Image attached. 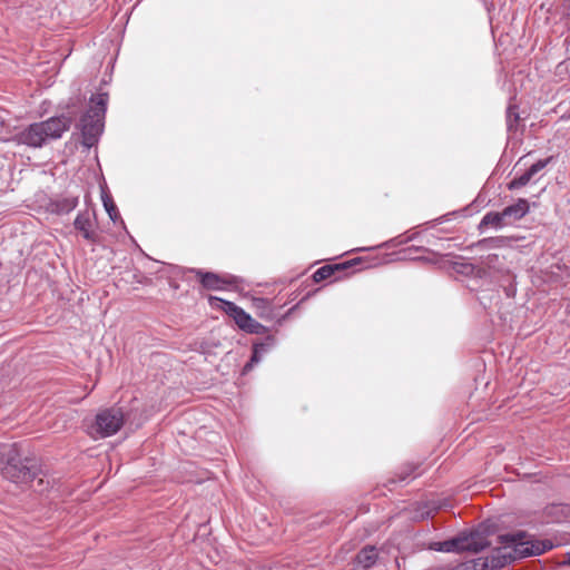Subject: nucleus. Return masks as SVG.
Wrapping results in <instances>:
<instances>
[{
    "label": "nucleus",
    "instance_id": "f257e3e1",
    "mask_svg": "<svg viewBox=\"0 0 570 570\" xmlns=\"http://www.w3.org/2000/svg\"><path fill=\"white\" fill-rule=\"evenodd\" d=\"M498 539L502 546L492 551V566L497 569L519 559L541 556L554 547L551 540L534 539L523 530L500 534Z\"/></svg>",
    "mask_w": 570,
    "mask_h": 570
},
{
    "label": "nucleus",
    "instance_id": "f03ea898",
    "mask_svg": "<svg viewBox=\"0 0 570 570\" xmlns=\"http://www.w3.org/2000/svg\"><path fill=\"white\" fill-rule=\"evenodd\" d=\"M0 473L16 484H28L40 473L38 460L23 456L19 443H0Z\"/></svg>",
    "mask_w": 570,
    "mask_h": 570
},
{
    "label": "nucleus",
    "instance_id": "7ed1b4c3",
    "mask_svg": "<svg viewBox=\"0 0 570 570\" xmlns=\"http://www.w3.org/2000/svg\"><path fill=\"white\" fill-rule=\"evenodd\" d=\"M71 125L72 118L70 116H53L47 120L30 124L18 131L13 136V141L30 148H42L48 141L61 138Z\"/></svg>",
    "mask_w": 570,
    "mask_h": 570
},
{
    "label": "nucleus",
    "instance_id": "20e7f679",
    "mask_svg": "<svg viewBox=\"0 0 570 570\" xmlns=\"http://www.w3.org/2000/svg\"><path fill=\"white\" fill-rule=\"evenodd\" d=\"M497 525L490 520L479 523L475 528L460 532L458 535L440 542H430V550L439 552H472L478 553L491 542L489 537L495 532Z\"/></svg>",
    "mask_w": 570,
    "mask_h": 570
},
{
    "label": "nucleus",
    "instance_id": "39448f33",
    "mask_svg": "<svg viewBox=\"0 0 570 570\" xmlns=\"http://www.w3.org/2000/svg\"><path fill=\"white\" fill-rule=\"evenodd\" d=\"M108 100L107 92L92 95L88 109L79 118L77 128L81 134V145L87 149L96 146L104 132Z\"/></svg>",
    "mask_w": 570,
    "mask_h": 570
},
{
    "label": "nucleus",
    "instance_id": "423d86ee",
    "mask_svg": "<svg viewBox=\"0 0 570 570\" xmlns=\"http://www.w3.org/2000/svg\"><path fill=\"white\" fill-rule=\"evenodd\" d=\"M421 226L411 228L403 234H400L381 245L380 248H392L407 243L412 245L405 247L397 253L399 261H413V262H426L428 261V247L425 244L428 239L423 234L424 230L420 229Z\"/></svg>",
    "mask_w": 570,
    "mask_h": 570
},
{
    "label": "nucleus",
    "instance_id": "0eeeda50",
    "mask_svg": "<svg viewBox=\"0 0 570 570\" xmlns=\"http://www.w3.org/2000/svg\"><path fill=\"white\" fill-rule=\"evenodd\" d=\"M451 214H446L443 216H440L435 219H430V265H435L440 269H444L446 272L453 271L458 274L469 275L473 273L474 266L471 263L465 262H458L454 261V256L450 253L446 254H440L434 248H431V246H436L435 243L432 242V238L436 240H441L440 237H438L434 233L436 230V227L444 222L449 220V216Z\"/></svg>",
    "mask_w": 570,
    "mask_h": 570
},
{
    "label": "nucleus",
    "instance_id": "6e6552de",
    "mask_svg": "<svg viewBox=\"0 0 570 570\" xmlns=\"http://www.w3.org/2000/svg\"><path fill=\"white\" fill-rule=\"evenodd\" d=\"M125 423V413L119 406H110L100 410L91 424V433L96 438H108L115 435Z\"/></svg>",
    "mask_w": 570,
    "mask_h": 570
},
{
    "label": "nucleus",
    "instance_id": "1a4fd4ad",
    "mask_svg": "<svg viewBox=\"0 0 570 570\" xmlns=\"http://www.w3.org/2000/svg\"><path fill=\"white\" fill-rule=\"evenodd\" d=\"M73 227L86 240L96 243L98 239V233L95 209L87 208L85 210H80L73 220Z\"/></svg>",
    "mask_w": 570,
    "mask_h": 570
},
{
    "label": "nucleus",
    "instance_id": "9d476101",
    "mask_svg": "<svg viewBox=\"0 0 570 570\" xmlns=\"http://www.w3.org/2000/svg\"><path fill=\"white\" fill-rule=\"evenodd\" d=\"M277 344L274 335H266L263 340L253 343L252 356L248 362L243 366L242 374L249 373L258 363L262 362L264 356L268 354Z\"/></svg>",
    "mask_w": 570,
    "mask_h": 570
},
{
    "label": "nucleus",
    "instance_id": "9b49d317",
    "mask_svg": "<svg viewBox=\"0 0 570 570\" xmlns=\"http://www.w3.org/2000/svg\"><path fill=\"white\" fill-rule=\"evenodd\" d=\"M79 204V195L65 193L51 197L47 204V210L51 214L62 216L70 214Z\"/></svg>",
    "mask_w": 570,
    "mask_h": 570
},
{
    "label": "nucleus",
    "instance_id": "f8f14e48",
    "mask_svg": "<svg viewBox=\"0 0 570 570\" xmlns=\"http://www.w3.org/2000/svg\"><path fill=\"white\" fill-rule=\"evenodd\" d=\"M209 299H210V302H213V301L219 302L220 303L219 307L227 315H229L235 321L237 326L240 330H243L244 332L248 327V324L250 322H253V317L247 312H245L242 307L236 305L234 302H230V301H227L224 298H219V297H214V296H212Z\"/></svg>",
    "mask_w": 570,
    "mask_h": 570
},
{
    "label": "nucleus",
    "instance_id": "ddd939ff",
    "mask_svg": "<svg viewBox=\"0 0 570 570\" xmlns=\"http://www.w3.org/2000/svg\"><path fill=\"white\" fill-rule=\"evenodd\" d=\"M360 262H361V258H354V259H351V261H347V262H344L341 264L324 265L314 272L312 278L315 283H320L322 281L330 278L336 272L345 271V269L358 264Z\"/></svg>",
    "mask_w": 570,
    "mask_h": 570
},
{
    "label": "nucleus",
    "instance_id": "4468645a",
    "mask_svg": "<svg viewBox=\"0 0 570 570\" xmlns=\"http://www.w3.org/2000/svg\"><path fill=\"white\" fill-rule=\"evenodd\" d=\"M530 212V204L525 198H518L517 202L512 205H509L502 209V215L505 216V219L509 225L512 223L522 219Z\"/></svg>",
    "mask_w": 570,
    "mask_h": 570
},
{
    "label": "nucleus",
    "instance_id": "2eb2a0df",
    "mask_svg": "<svg viewBox=\"0 0 570 570\" xmlns=\"http://www.w3.org/2000/svg\"><path fill=\"white\" fill-rule=\"evenodd\" d=\"M191 272L195 273L202 286L206 289L218 291L223 288V284H232L230 281H223L218 274L213 272L198 268H193Z\"/></svg>",
    "mask_w": 570,
    "mask_h": 570
},
{
    "label": "nucleus",
    "instance_id": "dca6fc26",
    "mask_svg": "<svg viewBox=\"0 0 570 570\" xmlns=\"http://www.w3.org/2000/svg\"><path fill=\"white\" fill-rule=\"evenodd\" d=\"M508 225L509 224H508V222L505 219V216L502 215V210L501 212L491 210V212H488L482 217V219L480 220V223L478 225V230L480 232V234H483L490 227L495 229V230H500L504 226H508Z\"/></svg>",
    "mask_w": 570,
    "mask_h": 570
},
{
    "label": "nucleus",
    "instance_id": "f3484780",
    "mask_svg": "<svg viewBox=\"0 0 570 570\" xmlns=\"http://www.w3.org/2000/svg\"><path fill=\"white\" fill-rule=\"evenodd\" d=\"M379 559V552L375 546L367 544L363 547L357 554L355 556V563L361 567L363 570H368Z\"/></svg>",
    "mask_w": 570,
    "mask_h": 570
},
{
    "label": "nucleus",
    "instance_id": "a211bd4d",
    "mask_svg": "<svg viewBox=\"0 0 570 570\" xmlns=\"http://www.w3.org/2000/svg\"><path fill=\"white\" fill-rule=\"evenodd\" d=\"M416 475L417 474H414V468L403 466L395 472L393 476L389 478L384 485L387 487L390 491H393L396 487L407 484L410 481L415 479Z\"/></svg>",
    "mask_w": 570,
    "mask_h": 570
},
{
    "label": "nucleus",
    "instance_id": "6ab92c4d",
    "mask_svg": "<svg viewBox=\"0 0 570 570\" xmlns=\"http://www.w3.org/2000/svg\"><path fill=\"white\" fill-rule=\"evenodd\" d=\"M514 238L510 236L485 237L474 243L473 247L480 250L504 248L510 246Z\"/></svg>",
    "mask_w": 570,
    "mask_h": 570
},
{
    "label": "nucleus",
    "instance_id": "aec40b11",
    "mask_svg": "<svg viewBox=\"0 0 570 570\" xmlns=\"http://www.w3.org/2000/svg\"><path fill=\"white\" fill-rule=\"evenodd\" d=\"M101 200H102L104 208L107 212L109 218L114 223H117V220H120L121 224H124V220L121 219L118 208H117L116 204L114 203L111 196L102 190Z\"/></svg>",
    "mask_w": 570,
    "mask_h": 570
},
{
    "label": "nucleus",
    "instance_id": "412c9836",
    "mask_svg": "<svg viewBox=\"0 0 570 570\" xmlns=\"http://www.w3.org/2000/svg\"><path fill=\"white\" fill-rule=\"evenodd\" d=\"M498 570L497 568H493L492 566V554L490 557L483 558L479 557L476 559L471 560L469 563H466L468 570Z\"/></svg>",
    "mask_w": 570,
    "mask_h": 570
},
{
    "label": "nucleus",
    "instance_id": "4be33fe9",
    "mask_svg": "<svg viewBox=\"0 0 570 570\" xmlns=\"http://www.w3.org/2000/svg\"><path fill=\"white\" fill-rule=\"evenodd\" d=\"M519 120H520V115L518 111V106L509 105L507 108V129H508V131L517 130Z\"/></svg>",
    "mask_w": 570,
    "mask_h": 570
},
{
    "label": "nucleus",
    "instance_id": "5701e85b",
    "mask_svg": "<svg viewBox=\"0 0 570 570\" xmlns=\"http://www.w3.org/2000/svg\"><path fill=\"white\" fill-rule=\"evenodd\" d=\"M532 175L527 169L523 174L515 176L512 180L508 183V189L509 190H515L519 189L530 183L532 179Z\"/></svg>",
    "mask_w": 570,
    "mask_h": 570
},
{
    "label": "nucleus",
    "instance_id": "b1692460",
    "mask_svg": "<svg viewBox=\"0 0 570 570\" xmlns=\"http://www.w3.org/2000/svg\"><path fill=\"white\" fill-rule=\"evenodd\" d=\"M430 514L432 512H438L441 510H446L448 508H452L451 501L449 499H440L430 497ZM430 521H432V515H430Z\"/></svg>",
    "mask_w": 570,
    "mask_h": 570
},
{
    "label": "nucleus",
    "instance_id": "393cba45",
    "mask_svg": "<svg viewBox=\"0 0 570 570\" xmlns=\"http://www.w3.org/2000/svg\"><path fill=\"white\" fill-rule=\"evenodd\" d=\"M29 483H32V489L39 493H43L50 487V480L46 479V475L42 473L41 469L38 476L33 481H30Z\"/></svg>",
    "mask_w": 570,
    "mask_h": 570
},
{
    "label": "nucleus",
    "instance_id": "a878e982",
    "mask_svg": "<svg viewBox=\"0 0 570 570\" xmlns=\"http://www.w3.org/2000/svg\"><path fill=\"white\" fill-rule=\"evenodd\" d=\"M554 160V156H549L543 159L537 160L534 164H532L528 170L532 176L537 175L539 171L544 169L549 164H551Z\"/></svg>",
    "mask_w": 570,
    "mask_h": 570
},
{
    "label": "nucleus",
    "instance_id": "bb28decb",
    "mask_svg": "<svg viewBox=\"0 0 570 570\" xmlns=\"http://www.w3.org/2000/svg\"><path fill=\"white\" fill-rule=\"evenodd\" d=\"M245 332L249 334L262 335L267 332V327L253 318V322L248 324V327L245 330Z\"/></svg>",
    "mask_w": 570,
    "mask_h": 570
},
{
    "label": "nucleus",
    "instance_id": "cd10ccee",
    "mask_svg": "<svg viewBox=\"0 0 570 570\" xmlns=\"http://www.w3.org/2000/svg\"><path fill=\"white\" fill-rule=\"evenodd\" d=\"M558 70L559 72H562L563 70H566L570 77V58L566 59L564 61L560 62L558 65Z\"/></svg>",
    "mask_w": 570,
    "mask_h": 570
},
{
    "label": "nucleus",
    "instance_id": "c85d7f7f",
    "mask_svg": "<svg viewBox=\"0 0 570 570\" xmlns=\"http://www.w3.org/2000/svg\"><path fill=\"white\" fill-rule=\"evenodd\" d=\"M499 259V256L497 254H492V255H488L487 259H485V264L489 266V267H493L494 266V262Z\"/></svg>",
    "mask_w": 570,
    "mask_h": 570
},
{
    "label": "nucleus",
    "instance_id": "c756f323",
    "mask_svg": "<svg viewBox=\"0 0 570 570\" xmlns=\"http://www.w3.org/2000/svg\"><path fill=\"white\" fill-rule=\"evenodd\" d=\"M505 294L508 297H511L515 294V288L512 286L505 287Z\"/></svg>",
    "mask_w": 570,
    "mask_h": 570
},
{
    "label": "nucleus",
    "instance_id": "7c9ffc66",
    "mask_svg": "<svg viewBox=\"0 0 570 570\" xmlns=\"http://www.w3.org/2000/svg\"><path fill=\"white\" fill-rule=\"evenodd\" d=\"M478 299L480 301V304H482L483 307L487 308V303L484 302V297L483 296H479Z\"/></svg>",
    "mask_w": 570,
    "mask_h": 570
},
{
    "label": "nucleus",
    "instance_id": "2f4dec72",
    "mask_svg": "<svg viewBox=\"0 0 570 570\" xmlns=\"http://www.w3.org/2000/svg\"><path fill=\"white\" fill-rule=\"evenodd\" d=\"M370 249H372V247H362V248H358L357 250L364 252V250H370Z\"/></svg>",
    "mask_w": 570,
    "mask_h": 570
},
{
    "label": "nucleus",
    "instance_id": "473e14b6",
    "mask_svg": "<svg viewBox=\"0 0 570 570\" xmlns=\"http://www.w3.org/2000/svg\"><path fill=\"white\" fill-rule=\"evenodd\" d=\"M566 43L570 46V36L566 38Z\"/></svg>",
    "mask_w": 570,
    "mask_h": 570
},
{
    "label": "nucleus",
    "instance_id": "72a5a7b5",
    "mask_svg": "<svg viewBox=\"0 0 570 570\" xmlns=\"http://www.w3.org/2000/svg\"><path fill=\"white\" fill-rule=\"evenodd\" d=\"M446 242H448V245L450 246V245H451L452 239H451V238H448V239H446Z\"/></svg>",
    "mask_w": 570,
    "mask_h": 570
},
{
    "label": "nucleus",
    "instance_id": "f704fd0d",
    "mask_svg": "<svg viewBox=\"0 0 570 570\" xmlns=\"http://www.w3.org/2000/svg\"><path fill=\"white\" fill-rule=\"evenodd\" d=\"M567 563L570 564V558L568 559Z\"/></svg>",
    "mask_w": 570,
    "mask_h": 570
}]
</instances>
